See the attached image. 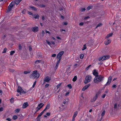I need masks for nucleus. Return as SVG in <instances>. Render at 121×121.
<instances>
[{
	"label": "nucleus",
	"mask_w": 121,
	"mask_h": 121,
	"mask_svg": "<svg viewBox=\"0 0 121 121\" xmlns=\"http://www.w3.org/2000/svg\"><path fill=\"white\" fill-rule=\"evenodd\" d=\"M83 48H84L83 49H82V50H84L86 49V44H85L84 45Z\"/></svg>",
	"instance_id": "79ce46f5"
},
{
	"label": "nucleus",
	"mask_w": 121,
	"mask_h": 121,
	"mask_svg": "<svg viewBox=\"0 0 121 121\" xmlns=\"http://www.w3.org/2000/svg\"><path fill=\"white\" fill-rule=\"evenodd\" d=\"M106 95L105 94H104L102 96V98H104L105 97V96Z\"/></svg>",
	"instance_id": "680f3d73"
},
{
	"label": "nucleus",
	"mask_w": 121,
	"mask_h": 121,
	"mask_svg": "<svg viewBox=\"0 0 121 121\" xmlns=\"http://www.w3.org/2000/svg\"><path fill=\"white\" fill-rule=\"evenodd\" d=\"M19 48L20 50H21L22 48V47L21 46V45L19 44Z\"/></svg>",
	"instance_id": "37998d69"
},
{
	"label": "nucleus",
	"mask_w": 121,
	"mask_h": 121,
	"mask_svg": "<svg viewBox=\"0 0 121 121\" xmlns=\"http://www.w3.org/2000/svg\"><path fill=\"white\" fill-rule=\"evenodd\" d=\"M15 52L14 51H12L10 52V55H12Z\"/></svg>",
	"instance_id": "7c9ffc66"
},
{
	"label": "nucleus",
	"mask_w": 121,
	"mask_h": 121,
	"mask_svg": "<svg viewBox=\"0 0 121 121\" xmlns=\"http://www.w3.org/2000/svg\"><path fill=\"white\" fill-rule=\"evenodd\" d=\"M91 65H89L85 69L87 71L88 70Z\"/></svg>",
	"instance_id": "72a5a7b5"
},
{
	"label": "nucleus",
	"mask_w": 121,
	"mask_h": 121,
	"mask_svg": "<svg viewBox=\"0 0 121 121\" xmlns=\"http://www.w3.org/2000/svg\"><path fill=\"white\" fill-rule=\"evenodd\" d=\"M6 120H7L9 121H11V119L10 118H7L6 119Z\"/></svg>",
	"instance_id": "e2e57ef3"
},
{
	"label": "nucleus",
	"mask_w": 121,
	"mask_h": 121,
	"mask_svg": "<svg viewBox=\"0 0 121 121\" xmlns=\"http://www.w3.org/2000/svg\"><path fill=\"white\" fill-rule=\"evenodd\" d=\"M32 50V48L30 46L29 47V50L30 51H31Z\"/></svg>",
	"instance_id": "69168bd1"
},
{
	"label": "nucleus",
	"mask_w": 121,
	"mask_h": 121,
	"mask_svg": "<svg viewBox=\"0 0 121 121\" xmlns=\"http://www.w3.org/2000/svg\"><path fill=\"white\" fill-rule=\"evenodd\" d=\"M36 81H35L34 83H33V86H32V87L33 88H34L35 86V85L36 84Z\"/></svg>",
	"instance_id": "de8ad7c7"
},
{
	"label": "nucleus",
	"mask_w": 121,
	"mask_h": 121,
	"mask_svg": "<svg viewBox=\"0 0 121 121\" xmlns=\"http://www.w3.org/2000/svg\"><path fill=\"white\" fill-rule=\"evenodd\" d=\"M45 32L46 33H48L49 34H50V32L48 31L47 30H45Z\"/></svg>",
	"instance_id": "13d9d810"
},
{
	"label": "nucleus",
	"mask_w": 121,
	"mask_h": 121,
	"mask_svg": "<svg viewBox=\"0 0 121 121\" xmlns=\"http://www.w3.org/2000/svg\"><path fill=\"white\" fill-rule=\"evenodd\" d=\"M44 32L43 30H42V36H43L44 34Z\"/></svg>",
	"instance_id": "052dcab7"
},
{
	"label": "nucleus",
	"mask_w": 121,
	"mask_h": 121,
	"mask_svg": "<svg viewBox=\"0 0 121 121\" xmlns=\"http://www.w3.org/2000/svg\"><path fill=\"white\" fill-rule=\"evenodd\" d=\"M97 95H98L97 94H96L95 96L93 97L92 99H91V102H94L96 100L98 97Z\"/></svg>",
	"instance_id": "1a4fd4ad"
},
{
	"label": "nucleus",
	"mask_w": 121,
	"mask_h": 121,
	"mask_svg": "<svg viewBox=\"0 0 121 121\" xmlns=\"http://www.w3.org/2000/svg\"><path fill=\"white\" fill-rule=\"evenodd\" d=\"M17 118V116H14L13 117V120H15Z\"/></svg>",
	"instance_id": "4c0bfd02"
},
{
	"label": "nucleus",
	"mask_w": 121,
	"mask_h": 121,
	"mask_svg": "<svg viewBox=\"0 0 121 121\" xmlns=\"http://www.w3.org/2000/svg\"><path fill=\"white\" fill-rule=\"evenodd\" d=\"M50 79V78H49L48 76H47L45 79L44 81L46 82H48Z\"/></svg>",
	"instance_id": "4468645a"
},
{
	"label": "nucleus",
	"mask_w": 121,
	"mask_h": 121,
	"mask_svg": "<svg viewBox=\"0 0 121 121\" xmlns=\"http://www.w3.org/2000/svg\"><path fill=\"white\" fill-rule=\"evenodd\" d=\"M90 85V84H88L85 86L82 89V91H84Z\"/></svg>",
	"instance_id": "9d476101"
},
{
	"label": "nucleus",
	"mask_w": 121,
	"mask_h": 121,
	"mask_svg": "<svg viewBox=\"0 0 121 121\" xmlns=\"http://www.w3.org/2000/svg\"><path fill=\"white\" fill-rule=\"evenodd\" d=\"M15 4L14 3V1H12L10 4L9 6L10 7L13 8Z\"/></svg>",
	"instance_id": "a211bd4d"
},
{
	"label": "nucleus",
	"mask_w": 121,
	"mask_h": 121,
	"mask_svg": "<svg viewBox=\"0 0 121 121\" xmlns=\"http://www.w3.org/2000/svg\"><path fill=\"white\" fill-rule=\"evenodd\" d=\"M106 40L105 42V44L106 45H108L110 43L111 40L109 39H106Z\"/></svg>",
	"instance_id": "6e6552de"
},
{
	"label": "nucleus",
	"mask_w": 121,
	"mask_h": 121,
	"mask_svg": "<svg viewBox=\"0 0 121 121\" xmlns=\"http://www.w3.org/2000/svg\"><path fill=\"white\" fill-rule=\"evenodd\" d=\"M117 103H116L114 104V108H117Z\"/></svg>",
	"instance_id": "8fccbe9b"
},
{
	"label": "nucleus",
	"mask_w": 121,
	"mask_h": 121,
	"mask_svg": "<svg viewBox=\"0 0 121 121\" xmlns=\"http://www.w3.org/2000/svg\"><path fill=\"white\" fill-rule=\"evenodd\" d=\"M105 111H103L102 113L101 114V115L102 116L101 118H102V117L104 116L105 114Z\"/></svg>",
	"instance_id": "c85d7f7f"
},
{
	"label": "nucleus",
	"mask_w": 121,
	"mask_h": 121,
	"mask_svg": "<svg viewBox=\"0 0 121 121\" xmlns=\"http://www.w3.org/2000/svg\"><path fill=\"white\" fill-rule=\"evenodd\" d=\"M84 23L83 22H81L79 24V25L80 26H82L83 25Z\"/></svg>",
	"instance_id": "4d7b16f0"
},
{
	"label": "nucleus",
	"mask_w": 121,
	"mask_h": 121,
	"mask_svg": "<svg viewBox=\"0 0 121 121\" xmlns=\"http://www.w3.org/2000/svg\"><path fill=\"white\" fill-rule=\"evenodd\" d=\"M59 60L57 61V63L59 64V63L60 62V60L61 59V58H59Z\"/></svg>",
	"instance_id": "864d4df0"
},
{
	"label": "nucleus",
	"mask_w": 121,
	"mask_h": 121,
	"mask_svg": "<svg viewBox=\"0 0 121 121\" xmlns=\"http://www.w3.org/2000/svg\"><path fill=\"white\" fill-rule=\"evenodd\" d=\"M14 100V98H11L10 99V102L12 103H13Z\"/></svg>",
	"instance_id": "393cba45"
},
{
	"label": "nucleus",
	"mask_w": 121,
	"mask_h": 121,
	"mask_svg": "<svg viewBox=\"0 0 121 121\" xmlns=\"http://www.w3.org/2000/svg\"><path fill=\"white\" fill-rule=\"evenodd\" d=\"M112 87L113 88H116L117 87V86L115 85H113Z\"/></svg>",
	"instance_id": "5fc2aeb1"
},
{
	"label": "nucleus",
	"mask_w": 121,
	"mask_h": 121,
	"mask_svg": "<svg viewBox=\"0 0 121 121\" xmlns=\"http://www.w3.org/2000/svg\"><path fill=\"white\" fill-rule=\"evenodd\" d=\"M38 6L40 7H45V6L44 4H41L39 5Z\"/></svg>",
	"instance_id": "2f4dec72"
},
{
	"label": "nucleus",
	"mask_w": 121,
	"mask_h": 121,
	"mask_svg": "<svg viewBox=\"0 0 121 121\" xmlns=\"http://www.w3.org/2000/svg\"><path fill=\"white\" fill-rule=\"evenodd\" d=\"M6 50L7 48H4V50L3 51V52L2 53H5L6 52Z\"/></svg>",
	"instance_id": "ea45409f"
},
{
	"label": "nucleus",
	"mask_w": 121,
	"mask_h": 121,
	"mask_svg": "<svg viewBox=\"0 0 121 121\" xmlns=\"http://www.w3.org/2000/svg\"><path fill=\"white\" fill-rule=\"evenodd\" d=\"M98 78L99 80L95 81L97 82H102L104 80V77L103 76H101V75H99L98 76Z\"/></svg>",
	"instance_id": "39448f33"
},
{
	"label": "nucleus",
	"mask_w": 121,
	"mask_h": 121,
	"mask_svg": "<svg viewBox=\"0 0 121 121\" xmlns=\"http://www.w3.org/2000/svg\"><path fill=\"white\" fill-rule=\"evenodd\" d=\"M69 94V92H67L65 94V96H67V95H68Z\"/></svg>",
	"instance_id": "0e129e2a"
},
{
	"label": "nucleus",
	"mask_w": 121,
	"mask_h": 121,
	"mask_svg": "<svg viewBox=\"0 0 121 121\" xmlns=\"http://www.w3.org/2000/svg\"><path fill=\"white\" fill-rule=\"evenodd\" d=\"M30 7L31 9L34 11H36L37 9L34 6H30Z\"/></svg>",
	"instance_id": "412c9836"
},
{
	"label": "nucleus",
	"mask_w": 121,
	"mask_h": 121,
	"mask_svg": "<svg viewBox=\"0 0 121 121\" xmlns=\"http://www.w3.org/2000/svg\"><path fill=\"white\" fill-rule=\"evenodd\" d=\"M99 79L98 78V76H97V77H95V78L94 79V82L95 83H99V82H98L97 81H97V80H99Z\"/></svg>",
	"instance_id": "dca6fc26"
},
{
	"label": "nucleus",
	"mask_w": 121,
	"mask_h": 121,
	"mask_svg": "<svg viewBox=\"0 0 121 121\" xmlns=\"http://www.w3.org/2000/svg\"><path fill=\"white\" fill-rule=\"evenodd\" d=\"M28 13L29 14L33 15V13L31 12L28 11Z\"/></svg>",
	"instance_id": "bf43d9fd"
},
{
	"label": "nucleus",
	"mask_w": 121,
	"mask_h": 121,
	"mask_svg": "<svg viewBox=\"0 0 121 121\" xmlns=\"http://www.w3.org/2000/svg\"><path fill=\"white\" fill-rule=\"evenodd\" d=\"M68 86L69 89H71L72 88V86L71 84H70L68 85Z\"/></svg>",
	"instance_id": "e433bc0d"
},
{
	"label": "nucleus",
	"mask_w": 121,
	"mask_h": 121,
	"mask_svg": "<svg viewBox=\"0 0 121 121\" xmlns=\"http://www.w3.org/2000/svg\"><path fill=\"white\" fill-rule=\"evenodd\" d=\"M22 0H15L14 1V3L16 4L17 5Z\"/></svg>",
	"instance_id": "f3484780"
},
{
	"label": "nucleus",
	"mask_w": 121,
	"mask_h": 121,
	"mask_svg": "<svg viewBox=\"0 0 121 121\" xmlns=\"http://www.w3.org/2000/svg\"><path fill=\"white\" fill-rule=\"evenodd\" d=\"M50 114L49 113H47L46 114V115L47 116H49L50 115Z\"/></svg>",
	"instance_id": "774afa93"
},
{
	"label": "nucleus",
	"mask_w": 121,
	"mask_h": 121,
	"mask_svg": "<svg viewBox=\"0 0 121 121\" xmlns=\"http://www.w3.org/2000/svg\"><path fill=\"white\" fill-rule=\"evenodd\" d=\"M68 23L67 22H64V24L65 25H67Z\"/></svg>",
	"instance_id": "338daca9"
},
{
	"label": "nucleus",
	"mask_w": 121,
	"mask_h": 121,
	"mask_svg": "<svg viewBox=\"0 0 121 121\" xmlns=\"http://www.w3.org/2000/svg\"><path fill=\"white\" fill-rule=\"evenodd\" d=\"M12 8V7H10L9 6L8 7V9L7 10V12H9L11 10Z\"/></svg>",
	"instance_id": "5701e85b"
},
{
	"label": "nucleus",
	"mask_w": 121,
	"mask_h": 121,
	"mask_svg": "<svg viewBox=\"0 0 121 121\" xmlns=\"http://www.w3.org/2000/svg\"><path fill=\"white\" fill-rule=\"evenodd\" d=\"M3 107H1L0 108V111H2L3 110Z\"/></svg>",
	"instance_id": "6e6d98bb"
},
{
	"label": "nucleus",
	"mask_w": 121,
	"mask_h": 121,
	"mask_svg": "<svg viewBox=\"0 0 121 121\" xmlns=\"http://www.w3.org/2000/svg\"><path fill=\"white\" fill-rule=\"evenodd\" d=\"M33 17L35 18H36L37 17V15H33Z\"/></svg>",
	"instance_id": "49530a36"
},
{
	"label": "nucleus",
	"mask_w": 121,
	"mask_h": 121,
	"mask_svg": "<svg viewBox=\"0 0 121 121\" xmlns=\"http://www.w3.org/2000/svg\"><path fill=\"white\" fill-rule=\"evenodd\" d=\"M91 78L92 77L91 76H87L86 77L85 80L84 81V83L86 84L90 82L91 81Z\"/></svg>",
	"instance_id": "f03ea898"
},
{
	"label": "nucleus",
	"mask_w": 121,
	"mask_h": 121,
	"mask_svg": "<svg viewBox=\"0 0 121 121\" xmlns=\"http://www.w3.org/2000/svg\"><path fill=\"white\" fill-rule=\"evenodd\" d=\"M84 57V55L83 54H81L80 56V57L81 59H82Z\"/></svg>",
	"instance_id": "f704fd0d"
},
{
	"label": "nucleus",
	"mask_w": 121,
	"mask_h": 121,
	"mask_svg": "<svg viewBox=\"0 0 121 121\" xmlns=\"http://www.w3.org/2000/svg\"><path fill=\"white\" fill-rule=\"evenodd\" d=\"M70 69V67L69 66H68V68H67L66 69V72L67 71L68 72L69 71V70Z\"/></svg>",
	"instance_id": "a19ab883"
},
{
	"label": "nucleus",
	"mask_w": 121,
	"mask_h": 121,
	"mask_svg": "<svg viewBox=\"0 0 121 121\" xmlns=\"http://www.w3.org/2000/svg\"><path fill=\"white\" fill-rule=\"evenodd\" d=\"M37 70L34 71L32 72V74L30 76V78H35L37 76Z\"/></svg>",
	"instance_id": "f257e3e1"
},
{
	"label": "nucleus",
	"mask_w": 121,
	"mask_h": 121,
	"mask_svg": "<svg viewBox=\"0 0 121 121\" xmlns=\"http://www.w3.org/2000/svg\"><path fill=\"white\" fill-rule=\"evenodd\" d=\"M49 85L48 84H47L45 86V88H47L49 86Z\"/></svg>",
	"instance_id": "09e8293b"
},
{
	"label": "nucleus",
	"mask_w": 121,
	"mask_h": 121,
	"mask_svg": "<svg viewBox=\"0 0 121 121\" xmlns=\"http://www.w3.org/2000/svg\"><path fill=\"white\" fill-rule=\"evenodd\" d=\"M93 75H94L95 77L98 76L99 75L98 73L95 69L93 71Z\"/></svg>",
	"instance_id": "9b49d317"
},
{
	"label": "nucleus",
	"mask_w": 121,
	"mask_h": 121,
	"mask_svg": "<svg viewBox=\"0 0 121 121\" xmlns=\"http://www.w3.org/2000/svg\"><path fill=\"white\" fill-rule=\"evenodd\" d=\"M56 56V54H52V56L53 57H55Z\"/></svg>",
	"instance_id": "603ef678"
},
{
	"label": "nucleus",
	"mask_w": 121,
	"mask_h": 121,
	"mask_svg": "<svg viewBox=\"0 0 121 121\" xmlns=\"http://www.w3.org/2000/svg\"><path fill=\"white\" fill-rule=\"evenodd\" d=\"M44 111V110L39 115H38V117H40V116H41L43 114V112H44V111Z\"/></svg>",
	"instance_id": "473e14b6"
},
{
	"label": "nucleus",
	"mask_w": 121,
	"mask_h": 121,
	"mask_svg": "<svg viewBox=\"0 0 121 121\" xmlns=\"http://www.w3.org/2000/svg\"><path fill=\"white\" fill-rule=\"evenodd\" d=\"M9 71L11 72H13L14 71V69H9Z\"/></svg>",
	"instance_id": "3c124183"
},
{
	"label": "nucleus",
	"mask_w": 121,
	"mask_h": 121,
	"mask_svg": "<svg viewBox=\"0 0 121 121\" xmlns=\"http://www.w3.org/2000/svg\"><path fill=\"white\" fill-rule=\"evenodd\" d=\"M30 72L31 71H26L24 72V73L25 74H26L30 73Z\"/></svg>",
	"instance_id": "cd10ccee"
},
{
	"label": "nucleus",
	"mask_w": 121,
	"mask_h": 121,
	"mask_svg": "<svg viewBox=\"0 0 121 121\" xmlns=\"http://www.w3.org/2000/svg\"><path fill=\"white\" fill-rule=\"evenodd\" d=\"M44 104H43V103H40L38 105V110H39L40 108L43 107Z\"/></svg>",
	"instance_id": "ddd939ff"
},
{
	"label": "nucleus",
	"mask_w": 121,
	"mask_h": 121,
	"mask_svg": "<svg viewBox=\"0 0 121 121\" xmlns=\"http://www.w3.org/2000/svg\"><path fill=\"white\" fill-rule=\"evenodd\" d=\"M92 8V6H88L87 8V10H89L91 9Z\"/></svg>",
	"instance_id": "bb28decb"
},
{
	"label": "nucleus",
	"mask_w": 121,
	"mask_h": 121,
	"mask_svg": "<svg viewBox=\"0 0 121 121\" xmlns=\"http://www.w3.org/2000/svg\"><path fill=\"white\" fill-rule=\"evenodd\" d=\"M61 85V83H60V84H59L58 85L56 86L57 88H59L60 87V86Z\"/></svg>",
	"instance_id": "a18cd8bd"
},
{
	"label": "nucleus",
	"mask_w": 121,
	"mask_h": 121,
	"mask_svg": "<svg viewBox=\"0 0 121 121\" xmlns=\"http://www.w3.org/2000/svg\"><path fill=\"white\" fill-rule=\"evenodd\" d=\"M46 41L48 44L49 45L51 46V43H50L49 41H48L47 40H46Z\"/></svg>",
	"instance_id": "c9c22d12"
},
{
	"label": "nucleus",
	"mask_w": 121,
	"mask_h": 121,
	"mask_svg": "<svg viewBox=\"0 0 121 121\" xmlns=\"http://www.w3.org/2000/svg\"><path fill=\"white\" fill-rule=\"evenodd\" d=\"M109 57L110 56H104L100 57L99 59V61H102L107 60Z\"/></svg>",
	"instance_id": "7ed1b4c3"
},
{
	"label": "nucleus",
	"mask_w": 121,
	"mask_h": 121,
	"mask_svg": "<svg viewBox=\"0 0 121 121\" xmlns=\"http://www.w3.org/2000/svg\"><path fill=\"white\" fill-rule=\"evenodd\" d=\"M77 77L76 76H75L73 79V82H75L77 80Z\"/></svg>",
	"instance_id": "b1692460"
},
{
	"label": "nucleus",
	"mask_w": 121,
	"mask_h": 121,
	"mask_svg": "<svg viewBox=\"0 0 121 121\" xmlns=\"http://www.w3.org/2000/svg\"><path fill=\"white\" fill-rule=\"evenodd\" d=\"M86 10V9L85 8H81L80 9V11L81 12H83L84 11Z\"/></svg>",
	"instance_id": "58836bf2"
},
{
	"label": "nucleus",
	"mask_w": 121,
	"mask_h": 121,
	"mask_svg": "<svg viewBox=\"0 0 121 121\" xmlns=\"http://www.w3.org/2000/svg\"><path fill=\"white\" fill-rule=\"evenodd\" d=\"M28 106L27 103L26 102L24 103L22 105V108H25L27 107Z\"/></svg>",
	"instance_id": "f8f14e48"
},
{
	"label": "nucleus",
	"mask_w": 121,
	"mask_h": 121,
	"mask_svg": "<svg viewBox=\"0 0 121 121\" xmlns=\"http://www.w3.org/2000/svg\"><path fill=\"white\" fill-rule=\"evenodd\" d=\"M90 17L89 16H88L86 17H85L84 18V20L85 21L86 19L89 18Z\"/></svg>",
	"instance_id": "c03bdc74"
},
{
	"label": "nucleus",
	"mask_w": 121,
	"mask_h": 121,
	"mask_svg": "<svg viewBox=\"0 0 121 121\" xmlns=\"http://www.w3.org/2000/svg\"><path fill=\"white\" fill-rule=\"evenodd\" d=\"M38 27H34L33 28L32 30L34 32H37L38 30Z\"/></svg>",
	"instance_id": "6ab92c4d"
},
{
	"label": "nucleus",
	"mask_w": 121,
	"mask_h": 121,
	"mask_svg": "<svg viewBox=\"0 0 121 121\" xmlns=\"http://www.w3.org/2000/svg\"><path fill=\"white\" fill-rule=\"evenodd\" d=\"M20 109L17 108L15 110V113H18L20 111Z\"/></svg>",
	"instance_id": "c756f323"
},
{
	"label": "nucleus",
	"mask_w": 121,
	"mask_h": 121,
	"mask_svg": "<svg viewBox=\"0 0 121 121\" xmlns=\"http://www.w3.org/2000/svg\"><path fill=\"white\" fill-rule=\"evenodd\" d=\"M112 80V77L110 76L108 78V80L106 84L105 85V86H107L108 85L110 84Z\"/></svg>",
	"instance_id": "423d86ee"
},
{
	"label": "nucleus",
	"mask_w": 121,
	"mask_h": 121,
	"mask_svg": "<svg viewBox=\"0 0 121 121\" xmlns=\"http://www.w3.org/2000/svg\"><path fill=\"white\" fill-rule=\"evenodd\" d=\"M64 53L63 51H61L60 52L57 56V57L58 58H61V56Z\"/></svg>",
	"instance_id": "0eeeda50"
},
{
	"label": "nucleus",
	"mask_w": 121,
	"mask_h": 121,
	"mask_svg": "<svg viewBox=\"0 0 121 121\" xmlns=\"http://www.w3.org/2000/svg\"><path fill=\"white\" fill-rule=\"evenodd\" d=\"M102 23H99L98 25H97V26L95 27V28H96L98 27H100L102 26Z\"/></svg>",
	"instance_id": "4be33fe9"
},
{
	"label": "nucleus",
	"mask_w": 121,
	"mask_h": 121,
	"mask_svg": "<svg viewBox=\"0 0 121 121\" xmlns=\"http://www.w3.org/2000/svg\"><path fill=\"white\" fill-rule=\"evenodd\" d=\"M50 107V104H48L46 106V107L45 109L44 110V111H45L46 109H48Z\"/></svg>",
	"instance_id": "aec40b11"
},
{
	"label": "nucleus",
	"mask_w": 121,
	"mask_h": 121,
	"mask_svg": "<svg viewBox=\"0 0 121 121\" xmlns=\"http://www.w3.org/2000/svg\"><path fill=\"white\" fill-rule=\"evenodd\" d=\"M113 33H111L107 35L105 39H109V38L112 37Z\"/></svg>",
	"instance_id": "2eb2a0df"
},
{
	"label": "nucleus",
	"mask_w": 121,
	"mask_h": 121,
	"mask_svg": "<svg viewBox=\"0 0 121 121\" xmlns=\"http://www.w3.org/2000/svg\"><path fill=\"white\" fill-rule=\"evenodd\" d=\"M78 114V112L77 111H76L74 112V115L73 116V117H75Z\"/></svg>",
	"instance_id": "a878e982"
},
{
	"label": "nucleus",
	"mask_w": 121,
	"mask_h": 121,
	"mask_svg": "<svg viewBox=\"0 0 121 121\" xmlns=\"http://www.w3.org/2000/svg\"><path fill=\"white\" fill-rule=\"evenodd\" d=\"M17 92L18 93H20V94L21 93L25 94L26 93V91H24L22 89V88L20 86H19L18 87V89L17 90Z\"/></svg>",
	"instance_id": "20e7f679"
}]
</instances>
